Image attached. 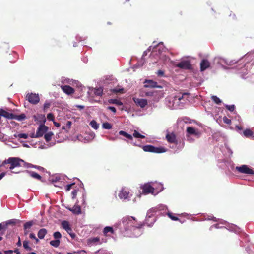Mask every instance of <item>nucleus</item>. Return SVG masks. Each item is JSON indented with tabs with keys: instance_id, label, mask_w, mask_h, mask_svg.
Segmentation results:
<instances>
[{
	"instance_id": "f257e3e1",
	"label": "nucleus",
	"mask_w": 254,
	"mask_h": 254,
	"mask_svg": "<svg viewBox=\"0 0 254 254\" xmlns=\"http://www.w3.org/2000/svg\"><path fill=\"white\" fill-rule=\"evenodd\" d=\"M22 164H25L24 160L17 157H10L7 159L5 160L0 165L1 167L5 166L6 165L8 164L9 167H5L6 168H9L11 170L13 173L16 172L12 171L15 167H18L22 166Z\"/></svg>"
},
{
	"instance_id": "f03ea898",
	"label": "nucleus",
	"mask_w": 254,
	"mask_h": 254,
	"mask_svg": "<svg viewBox=\"0 0 254 254\" xmlns=\"http://www.w3.org/2000/svg\"><path fill=\"white\" fill-rule=\"evenodd\" d=\"M123 223L127 226L128 228L129 227H135L140 228L142 227V225L138 224L133 217H125L123 219Z\"/></svg>"
},
{
	"instance_id": "7ed1b4c3",
	"label": "nucleus",
	"mask_w": 254,
	"mask_h": 254,
	"mask_svg": "<svg viewBox=\"0 0 254 254\" xmlns=\"http://www.w3.org/2000/svg\"><path fill=\"white\" fill-rule=\"evenodd\" d=\"M142 149L145 152H149L155 153H164L167 151L164 147H157L151 145L143 146Z\"/></svg>"
},
{
	"instance_id": "20e7f679",
	"label": "nucleus",
	"mask_w": 254,
	"mask_h": 254,
	"mask_svg": "<svg viewBox=\"0 0 254 254\" xmlns=\"http://www.w3.org/2000/svg\"><path fill=\"white\" fill-rule=\"evenodd\" d=\"M175 66L185 70H190L192 68V65L189 60H182L175 64Z\"/></svg>"
},
{
	"instance_id": "39448f33",
	"label": "nucleus",
	"mask_w": 254,
	"mask_h": 254,
	"mask_svg": "<svg viewBox=\"0 0 254 254\" xmlns=\"http://www.w3.org/2000/svg\"><path fill=\"white\" fill-rule=\"evenodd\" d=\"M236 170L241 173L249 175H254V171L246 165H242L240 166H237L236 167Z\"/></svg>"
},
{
	"instance_id": "423d86ee",
	"label": "nucleus",
	"mask_w": 254,
	"mask_h": 254,
	"mask_svg": "<svg viewBox=\"0 0 254 254\" xmlns=\"http://www.w3.org/2000/svg\"><path fill=\"white\" fill-rule=\"evenodd\" d=\"M26 99L32 104H37L40 101L38 94L35 93H28L26 96Z\"/></svg>"
},
{
	"instance_id": "0eeeda50",
	"label": "nucleus",
	"mask_w": 254,
	"mask_h": 254,
	"mask_svg": "<svg viewBox=\"0 0 254 254\" xmlns=\"http://www.w3.org/2000/svg\"><path fill=\"white\" fill-rule=\"evenodd\" d=\"M154 210L150 209L148 211L145 222L148 226L152 225L155 221V218L153 217Z\"/></svg>"
},
{
	"instance_id": "6e6552de",
	"label": "nucleus",
	"mask_w": 254,
	"mask_h": 254,
	"mask_svg": "<svg viewBox=\"0 0 254 254\" xmlns=\"http://www.w3.org/2000/svg\"><path fill=\"white\" fill-rule=\"evenodd\" d=\"M48 127L44 124L40 125L38 127L36 133V137H42L48 130Z\"/></svg>"
},
{
	"instance_id": "1a4fd4ad",
	"label": "nucleus",
	"mask_w": 254,
	"mask_h": 254,
	"mask_svg": "<svg viewBox=\"0 0 254 254\" xmlns=\"http://www.w3.org/2000/svg\"><path fill=\"white\" fill-rule=\"evenodd\" d=\"M129 191L128 189L123 188L118 193V196L121 199H127L129 197Z\"/></svg>"
},
{
	"instance_id": "9d476101",
	"label": "nucleus",
	"mask_w": 254,
	"mask_h": 254,
	"mask_svg": "<svg viewBox=\"0 0 254 254\" xmlns=\"http://www.w3.org/2000/svg\"><path fill=\"white\" fill-rule=\"evenodd\" d=\"M144 87L145 88H161L162 86L157 85V82L152 80H146L144 82Z\"/></svg>"
},
{
	"instance_id": "9b49d317",
	"label": "nucleus",
	"mask_w": 254,
	"mask_h": 254,
	"mask_svg": "<svg viewBox=\"0 0 254 254\" xmlns=\"http://www.w3.org/2000/svg\"><path fill=\"white\" fill-rule=\"evenodd\" d=\"M166 138L169 143H174L176 145L178 144L176 135L173 132L167 133L166 135Z\"/></svg>"
},
{
	"instance_id": "f8f14e48",
	"label": "nucleus",
	"mask_w": 254,
	"mask_h": 254,
	"mask_svg": "<svg viewBox=\"0 0 254 254\" xmlns=\"http://www.w3.org/2000/svg\"><path fill=\"white\" fill-rule=\"evenodd\" d=\"M133 100L137 106L141 108H144L147 104V101L145 99L133 98Z\"/></svg>"
},
{
	"instance_id": "ddd939ff",
	"label": "nucleus",
	"mask_w": 254,
	"mask_h": 254,
	"mask_svg": "<svg viewBox=\"0 0 254 254\" xmlns=\"http://www.w3.org/2000/svg\"><path fill=\"white\" fill-rule=\"evenodd\" d=\"M143 192L144 194L153 193L154 189L149 184H145L142 187Z\"/></svg>"
},
{
	"instance_id": "4468645a",
	"label": "nucleus",
	"mask_w": 254,
	"mask_h": 254,
	"mask_svg": "<svg viewBox=\"0 0 254 254\" xmlns=\"http://www.w3.org/2000/svg\"><path fill=\"white\" fill-rule=\"evenodd\" d=\"M200 70L203 71L210 66V62L206 59H203L200 63Z\"/></svg>"
},
{
	"instance_id": "2eb2a0df",
	"label": "nucleus",
	"mask_w": 254,
	"mask_h": 254,
	"mask_svg": "<svg viewBox=\"0 0 254 254\" xmlns=\"http://www.w3.org/2000/svg\"><path fill=\"white\" fill-rule=\"evenodd\" d=\"M4 117L8 119H13V114L8 112L5 110L0 109V117Z\"/></svg>"
},
{
	"instance_id": "dca6fc26",
	"label": "nucleus",
	"mask_w": 254,
	"mask_h": 254,
	"mask_svg": "<svg viewBox=\"0 0 254 254\" xmlns=\"http://www.w3.org/2000/svg\"><path fill=\"white\" fill-rule=\"evenodd\" d=\"M23 172L24 173H28L31 177H32L36 180H40V181H41V180H42V177L39 174H38V173H37L34 171L25 170V171H23Z\"/></svg>"
},
{
	"instance_id": "f3484780",
	"label": "nucleus",
	"mask_w": 254,
	"mask_h": 254,
	"mask_svg": "<svg viewBox=\"0 0 254 254\" xmlns=\"http://www.w3.org/2000/svg\"><path fill=\"white\" fill-rule=\"evenodd\" d=\"M63 91L68 95H71L74 93V89L69 85H64L62 86Z\"/></svg>"
},
{
	"instance_id": "a211bd4d",
	"label": "nucleus",
	"mask_w": 254,
	"mask_h": 254,
	"mask_svg": "<svg viewBox=\"0 0 254 254\" xmlns=\"http://www.w3.org/2000/svg\"><path fill=\"white\" fill-rule=\"evenodd\" d=\"M187 132L190 135L199 136L200 134L197 129H195L194 128L191 127H189L187 128Z\"/></svg>"
},
{
	"instance_id": "6ab92c4d",
	"label": "nucleus",
	"mask_w": 254,
	"mask_h": 254,
	"mask_svg": "<svg viewBox=\"0 0 254 254\" xmlns=\"http://www.w3.org/2000/svg\"><path fill=\"white\" fill-rule=\"evenodd\" d=\"M78 201H77L74 206L72 208V210H70L73 214H80L81 213V207L78 204Z\"/></svg>"
},
{
	"instance_id": "aec40b11",
	"label": "nucleus",
	"mask_w": 254,
	"mask_h": 254,
	"mask_svg": "<svg viewBox=\"0 0 254 254\" xmlns=\"http://www.w3.org/2000/svg\"><path fill=\"white\" fill-rule=\"evenodd\" d=\"M21 221L19 220L16 219H12L6 221L5 222H3V224H4L6 229H7L8 226L9 225H15L18 222H20Z\"/></svg>"
},
{
	"instance_id": "412c9836",
	"label": "nucleus",
	"mask_w": 254,
	"mask_h": 254,
	"mask_svg": "<svg viewBox=\"0 0 254 254\" xmlns=\"http://www.w3.org/2000/svg\"><path fill=\"white\" fill-rule=\"evenodd\" d=\"M47 233V230L45 228L40 229L38 232V237L39 239H43Z\"/></svg>"
},
{
	"instance_id": "4be33fe9",
	"label": "nucleus",
	"mask_w": 254,
	"mask_h": 254,
	"mask_svg": "<svg viewBox=\"0 0 254 254\" xmlns=\"http://www.w3.org/2000/svg\"><path fill=\"white\" fill-rule=\"evenodd\" d=\"M33 119L35 121L41 122L43 121L44 123L46 122V119L44 115H34Z\"/></svg>"
},
{
	"instance_id": "5701e85b",
	"label": "nucleus",
	"mask_w": 254,
	"mask_h": 254,
	"mask_svg": "<svg viewBox=\"0 0 254 254\" xmlns=\"http://www.w3.org/2000/svg\"><path fill=\"white\" fill-rule=\"evenodd\" d=\"M62 227L65 230L70 231V229L71 228L70 226L69 223L67 221H63L61 223Z\"/></svg>"
},
{
	"instance_id": "b1692460",
	"label": "nucleus",
	"mask_w": 254,
	"mask_h": 254,
	"mask_svg": "<svg viewBox=\"0 0 254 254\" xmlns=\"http://www.w3.org/2000/svg\"><path fill=\"white\" fill-rule=\"evenodd\" d=\"M13 119H15L19 121H23L26 119V116L24 113L21 114L19 115H16L13 114Z\"/></svg>"
},
{
	"instance_id": "393cba45",
	"label": "nucleus",
	"mask_w": 254,
	"mask_h": 254,
	"mask_svg": "<svg viewBox=\"0 0 254 254\" xmlns=\"http://www.w3.org/2000/svg\"><path fill=\"white\" fill-rule=\"evenodd\" d=\"M119 134L121 135H123V136H125V137H126L127 138H128V139H130V140H132V139H133L132 135L128 134L126 132L123 131V130L119 131Z\"/></svg>"
},
{
	"instance_id": "a878e982",
	"label": "nucleus",
	"mask_w": 254,
	"mask_h": 254,
	"mask_svg": "<svg viewBox=\"0 0 254 254\" xmlns=\"http://www.w3.org/2000/svg\"><path fill=\"white\" fill-rule=\"evenodd\" d=\"M54 135L52 132H49L46 133L44 135V138L47 142H49L52 138V136Z\"/></svg>"
},
{
	"instance_id": "bb28decb",
	"label": "nucleus",
	"mask_w": 254,
	"mask_h": 254,
	"mask_svg": "<svg viewBox=\"0 0 254 254\" xmlns=\"http://www.w3.org/2000/svg\"><path fill=\"white\" fill-rule=\"evenodd\" d=\"M60 240H52L50 242V244L54 247H58L60 245Z\"/></svg>"
},
{
	"instance_id": "cd10ccee",
	"label": "nucleus",
	"mask_w": 254,
	"mask_h": 254,
	"mask_svg": "<svg viewBox=\"0 0 254 254\" xmlns=\"http://www.w3.org/2000/svg\"><path fill=\"white\" fill-rule=\"evenodd\" d=\"M108 232L111 233H114V230L112 227L109 226H106L104 228L103 233L105 235H106Z\"/></svg>"
},
{
	"instance_id": "c85d7f7f",
	"label": "nucleus",
	"mask_w": 254,
	"mask_h": 254,
	"mask_svg": "<svg viewBox=\"0 0 254 254\" xmlns=\"http://www.w3.org/2000/svg\"><path fill=\"white\" fill-rule=\"evenodd\" d=\"M243 134L246 137H249L252 136L253 133L251 130L247 129L244 131Z\"/></svg>"
},
{
	"instance_id": "c756f323",
	"label": "nucleus",
	"mask_w": 254,
	"mask_h": 254,
	"mask_svg": "<svg viewBox=\"0 0 254 254\" xmlns=\"http://www.w3.org/2000/svg\"><path fill=\"white\" fill-rule=\"evenodd\" d=\"M90 125L95 129H97L99 128V124L95 120L91 121Z\"/></svg>"
},
{
	"instance_id": "7c9ffc66",
	"label": "nucleus",
	"mask_w": 254,
	"mask_h": 254,
	"mask_svg": "<svg viewBox=\"0 0 254 254\" xmlns=\"http://www.w3.org/2000/svg\"><path fill=\"white\" fill-rule=\"evenodd\" d=\"M33 225V221H30L26 222L24 224V229L26 230L27 229H29Z\"/></svg>"
},
{
	"instance_id": "2f4dec72",
	"label": "nucleus",
	"mask_w": 254,
	"mask_h": 254,
	"mask_svg": "<svg viewBox=\"0 0 254 254\" xmlns=\"http://www.w3.org/2000/svg\"><path fill=\"white\" fill-rule=\"evenodd\" d=\"M109 102L111 104H115L118 105H123L122 102L117 99H110L109 100Z\"/></svg>"
},
{
	"instance_id": "473e14b6",
	"label": "nucleus",
	"mask_w": 254,
	"mask_h": 254,
	"mask_svg": "<svg viewBox=\"0 0 254 254\" xmlns=\"http://www.w3.org/2000/svg\"><path fill=\"white\" fill-rule=\"evenodd\" d=\"M187 95H188V94L186 93H184L183 94L180 93L177 95H176L174 98H175V100H178L179 101H181V100H182L183 99L184 96H186Z\"/></svg>"
},
{
	"instance_id": "72a5a7b5",
	"label": "nucleus",
	"mask_w": 254,
	"mask_h": 254,
	"mask_svg": "<svg viewBox=\"0 0 254 254\" xmlns=\"http://www.w3.org/2000/svg\"><path fill=\"white\" fill-rule=\"evenodd\" d=\"M103 128L106 129H110L112 128V126L108 122L104 123L102 125Z\"/></svg>"
},
{
	"instance_id": "f704fd0d",
	"label": "nucleus",
	"mask_w": 254,
	"mask_h": 254,
	"mask_svg": "<svg viewBox=\"0 0 254 254\" xmlns=\"http://www.w3.org/2000/svg\"><path fill=\"white\" fill-rule=\"evenodd\" d=\"M133 136L135 138H145V136L141 135L136 130H134L133 133Z\"/></svg>"
},
{
	"instance_id": "c9c22d12",
	"label": "nucleus",
	"mask_w": 254,
	"mask_h": 254,
	"mask_svg": "<svg viewBox=\"0 0 254 254\" xmlns=\"http://www.w3.org/2000/svg\"><path fill=\"white\" fill-rule=\"evenodd\" d=\"M211 99L213 102H214L217 104H220L221 103V100L217 97L216 96H212L211 97Z\"/></svg>"
},
{
	"instance_id": "e433bc0d",
	"label": "nucleus",
	"mask_w": 254,
	"mask_h": 254,
	"mask_svg": "<svg viewBox=\"0 0 254 254\" xmlns=\"http://www.w3.org/2000/svg\"><path fill=\"white\" fill-rule=\"evenodd\" d=\"M6 228L3 224V223H0V235H2L4 234L5 231H6Z\"/></svg>"
},
{
	"instance_id": "4c0bfd02",
	"label": "nucleus",
	"mask_w": 254,
	"mask_h": 254,
	"mask_svg": "<svg viewBox=\"0 0 254 254\" xmlns=\"http://www.w3.org/2000/svg\"><path fill=\"white\" fill-rule=\"evenodd\" d=\"M14 136L19 138L26 139L28 138V135L26 133H18L17 134H15Z\"/></svg>"
},
{
	"instance_id": "58836bf2",
	"label": "nucleus",
	"mask_w": 254,
	"mask_h": 254,
	"mask_svg": "<svg viewBox=\"0 0 254 254\" xmlns=\"http://www.w3.org/2000/svg\"><path fill=\"white\" fill-rule=\"evenodd\" d=\"M103 89L102 88H99L95 89L94 93L95 95L101 96L103 94Z\"/></svg>"
},
{
	"instance_id": "ea45409f",
	"label": "nucleus",
	"mask_w": 254,
	"mask_h": 254,
	"mask_svg": "<svg viewBox=\"0 0 254 254\" xmlns=\"http://www.w3.org/2000/svg\"><path fill=\"white\" fill-rule=\"evenodd\" d=\"M23 247L27 250L31 251L32 248L29 246V242L27 241H24L23 242Z\"/></svg>"
},
{
	"instance_id": "a19ab883",
	"label": "nucleus",
	"mask_w": 254,
	"mask_h": 254,
	"mask_svg": "<svg viewBox=\"0 0 254 254\" xmlns=\"http://www.w3.org/2000/svg\"><path fill=\"white\" fill-rule=\"evenodd\" d=\"M53 236L56 240H59L61 238L62 235L59 232L57 231L54 233Z\"/></svg>"
},
{
	"instance_id": "79ce46f5",
	"label": "nucleus",
	"mask_w": 254,
	"mask_h": 254,
	"mask_svg": "<svg viewBox=\"0 0 254 254\" xmlns=\"http://www.w3.org/2000/svg\"><path fill=\"white\" fill-rule=\"evenodd\" d=\"M168 217L171 219L172 220L174 221H177L179 220V218L175 216L173 213H168Z\"/></svg>"
},
{
	"instance_id": "37998d69",
	"label": "nucleus",
	"mask_w": 254,
	"mask_h": 254,
	"mask_svg": "<svg viewBox=\"0 0 254 254\" xmlns=\"http://www.w3.org/2000/svg\"><path fill=\"white\" fill-rule=\"evenodd\" d=\"M226 108L230 111L233 112L235 110V105H226Z\"/></svg>"
},
{
	"instance_id": "c03bdc74",
	"label": "nucleus",
	"mask_w": 254,
	"mask_h": 254,
	"mask_svg": "<svg viewBox=\"0 0 254 254\" xmlns=\"http://www.w3.org/2000/svg\"><path fill=\"white\" fill-rule=\"evenodd\" d=\"M223 122L227 124L230 125L231 124V120L229 119H228L226 117H224L223 118Z\"/></svg>"
},
{
	"instance_id": "a18cd8bd",
	"label": "nucleus",
	"mask_w": 254,
	"mask_h": 254,
	"mask_svg": "<svg viewBox=\"0 0 254 254\" xmlns=\"http://www.w3.org/2000/svg\"><path fill=\"white\" fill-rule=\"evenodd\" d=\"M66 231L69 234V235L72 239H74L75 238L76 235L72 232V230L71 228L70 229V231H68L67 230V231Z\"/></svg>"
},
{
	"instance_id": "49530a36",
	"label": "nucleus",
	"mask_w": 254,
	"mask_h": 254,
	"mask_svg": "<svg viewBox=\"0 0 254 254\" xmlns=\"http://www.w3.org/2000/svg\"><path fill=\"white\" fill-rule=\"evenodd\" d=\"M47 118L49 121H54V116L52 113H49L47 114Z\"/></svg>"
},
{
	"instance_id": "de8ad7c7",
	"label": "nucleus",
	"mask_w": 254,
	"mask_h": 254,
	"mask_svg": "<svg viewBox=\"0 0 254 254\" xmlns=\"http://www.w3.org/2000/svg\"><path fill=\"white\" fill-rule=\"evenodd\" d=\"M74 185H75L74 183L67 185L65 187L66 190L69 191L72 188V186H73Z\"/></svg>"
},
{
	"instance_id": "09e8293b",
	"label": "nucleus",
	"mask_w": 254,
	"mask_h": 254,
	"mask_svg": "<svg viewBox=\"0 0 254 254\" xmlns=\"http://www.w3.org/2000/svg\"><path fill=\"white\" fill-rule=\"evenodd\" d=\"M78 190H74L71 192L72 194V198L73 199H75L76 197L77 193Z\"/></svg>"
},
{
	"instance_id": "8fccbe9b",
	"label": "nucleus",
	"mask_w": 254,
	"mask_h": 254,
	"mask_svg": "<svg viewBox=\"0 0 254 254\" xmlns=\"http://www.w3.org/2000/svg\"><path fill=\"white\" fill-rule=\"evenodd\" d=\"M123 91H124V89L123 88H121V89H113V92L114 93H123Z\"/></svg>"
},
{
	"instance_id": "3c124183",
	"label": "nucleus",
	"mask_w": 254,
	"mask_h": 254,
	"mask_svg": "<svg viewBox=\"0 0 254 254\" xmlns=\"http://www.w3.org/2000/svg\"><path fill=\"white\" fill-rule=\"evenodd\" d=\"M33 168H36L37 169H38V170L40 171H44V168L41 166H37V165H34V167Z\"/></svg>"
},
{
	"instance_id": "603ef678",
	"label": "nucleus",
	"mask_w": 254,
	"mask_h": 254,
	"mask_svg": "<svg viewBox=\"0 0 254 254\" xmlns=\"http://www.w3.org/2000/svg\"><path fill=\"white\" fill-rule=\"evenodd\" d=\"M157 74L158 76L162 77L164 76V72L162 70H159L157 72Z\"/></svg>"
},
{
	"instance_id": "864d4df0",
	"label": "nucleus",
	"mask_w": 254,
	"mask_h": 254,
	"mask_svg": "<svg viewBox=\"0 0 254 254\" xmlns=\"http://www.w3.org/2000/svg\"><path fill=\"white\" fill-rule=\"evenodd\" d=\"M50 103H48V102L45 103L44 104V107H43L44 110H45L49 108L50 107Z\"/></svg>"
},
{
	"instance_id": "5fc2aeb1",
	"label": "nucleus",
	"mask_w": 254,
	"mask_h": 254,
	"mask_svg": "<svg viewBox=\"0 0 254 254\" xmlns=\"http://www.w3.org/2000/svg\"><path fill=\"white\" fill-rule=\"evenodd\" d=\"M72 124V122L70 121H68L66 124V127H67V129H70L71 127V126Z\"/></svg>"
},
{
	"instance_id": "6e6d98bb",
	"label": "nucleus",
	"mask_w": 254,
	"mask_h": 254,
	"mask_svg": "<svg viewBox=\"0 0 254 254\" xmlns=\"http://www.w3.org/2000/svg\"><path fill=\"white\" fill-rule=\"evenodd\" d=\"M26 168H33L34 165L30 164V163H26L25 162V164H23Z\"/></svg>"
},
{
	"instance_id": "4d7b16f0",
	"label": "nucleus",
	"mask_w": 254,
	"mask_h": 254,
	"mask_svg": "<svg viewBox=\"0 0 254 254\" xmlns=\"http://www.w3.org/2000/svg\"><path fill=\"white\" fill-rule=\"evenodd\" d=\"M108 109L111 111H112L113 112H114V113H115L116 112V108L114 107H112V106H109L108 107Z\"/></svg>"
},
{
	"instance_id": "13d9d810",
	"label": "nucleus",
	"mask_w": 254,
	"mask_h": 254,
	"mask_svg": "<svg viewBox=\"0 0 254 254\" xmlns=\"http://www.w3.org/2000/svg\"><path fill=\"white\" fill-rule=\"evenodd\" d=\"M99 240H100L99 238H98V237H95V238H93L92 239V242H99Z\"/></svg>"
},
{
	"instance_id": "bf43d9fd",
	"label": "nucleus",
	"mask_w": 254,
	"mask_h": 254,
	"mask_svg": "<svg viewBox=\"0 0 254 254\" xmlns=\"http://www.w3.org/2000/svg\"><path fill=\"white\" fill-rule=\"evenodd\" d=\"M29 237L31 238V239H36V236L35 235V234L34 233H31L29 235Z\"/></svg>"
},
{
	"instance_id": "052dcab7",
	"label": "nucleus",
	"mask_w": 254,
	"mask_h": 254,
	"mask_svg": "<svg viewBox=\"0 0 254 254\" xmlns=\"http://www.w3.org/2000/svg\"><path fill=\"white\" fill-rule=\"evenodd\" d=\"M13 253V251L12 250H7L4 251L5 254H12Z\"/></svg>"
},
{
	"instance_id": "680f3d73",
	"label": "nucleus",
	"mask_w": 254,
	"mask_h": 254,
	"mask_svg": "<svg viewBox=\"0 0 254 254\" xmlns=\"http://www.w3.org/2000/svg\"><path fill=\"white\" fill-rule=\"evenodd\" d=\"M53 123L54 125L57 127H59L60 126V123L55 122L54 121H53Z\"/></svg>"
},
{
	"instance_id": "e2e57ef3",
	"label": "nucleus",
	"mask_w": 254,
	"mask_h": 254,
	"mask_svg": "<svg viewBox=\"0 0 254 254\" xmlns=\"http://www.w3.org/2000/svg\"><path fill=\"white\" fill-rule=\"evenodd\" d=\"M5 173H2L0 174V180L5 176Z\"/></svg>"
},
{
	"instance_id": "0e129e2a",
	"label": "nucleus",
	"mask_w": 254,
	"mask_h": 254,
	"mask_svg": "<svg viewBox=\"0 0 254 254\" xmlns=\"http://www.w3.org/2000/svg\"><path fill=\"white\" fill-rule=\"evenodd\" d=\"M30 136L32 137V138H39V137H36V134H34V133H32Z\"/></svg>"
},
{
	"instance_id": "69168bd1",
	"label": "nucleus",
	"mask_w": 254,
	"mask_h": 254,
	"mask_svg": "<svg viewBox=\"0 0 254 254\" xmlns=\"http://www.w3.org/2000/svg\"><path fill=\"white\" fill-rule=\"evenodd\" d=\"M19 239V240H18V242L17 243V245L18 246H21V241H20V237H19V239Z\"/></svg>"
},
{
	"instance_id": "338daca9",
	"label": "nucleus",
	"mask_w": 254,
	"mask_h": 254,
	"mask_svg": "<svg viewBox=\"0 0 254 254\" xmlns=\"http://www.w3.org/2000/svg\"><path fill=\"white\" fill-rule=\"evenodd\" d=\"M146 95L147 96H151L153 95V93L152 92H147V93H146Z\"/></svg>"
},
{
	"instance_id": "774afa93",
	"label": "nucleus",
	"mask_w": 254,
	"mask_h": 254,
	"mask_svg": "<svg viewBox=\"0 0 254 254\" xmlns=\"http://www.w3.org/2000/svg\"><path fill=\"white\" fill-rule=\"evenodd\" d=\"M77 107L81 109H82L84 108V107L82 105H77Z\"/></svg>"
}]
</instances>
